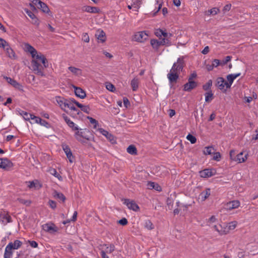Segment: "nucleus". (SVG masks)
<instances>
[{"mask_svg": "<svg viewBox=\"0 0 258 258\" xmlns=\"http://www.w3.org/2000/svg\"><path fill=\"white\" fill-rule=\"evenodd\" d=\"M0 168L5 170H10L14 166V164L7 158H0Z\"/></svg>", "mask_w": 258, "mask_h": 258, "instance_id": "0eeeda50", "label": "nucleus"}, {"mask_svg": "<svg viewBox=\"0 0 258 258\" xmlns=\"http://www.w3.org/2000/svg\"><path fill=\"white\" fill-rule=\"evenodd\" d=\"M219 12V9L217 8H213L212 9L208 10L207 15H215L217 14Z\"/></svg>", "mask_w": 258, "mask_h": 258, "instance_id": "8fccbe9b", "label": "nucleus"}, {"mask_svg": "<svg viewBox=\"0 0 258 258\" xmlns=\"http://www.w3.org/2000/svg\"><path fill=\"white\" fill-rule=\"evenodd\" d=\"M212 86V80H209L204 85H203V89L206 91H209V90H211V88Z\"/></svg>", "mask_w": 258, "mask_h": 258, "instance_id": "a19ab883", "label": "nucleus"}, {"mask_svg": "<svg viewBox=\"0 0 258 258\" xmlns=\"http://www.w3.org/2000/svg\"><path fill=\"white\" fill-rule=\"evenodd\" d=\"M123 201V204L126 205L128 209L134 211H138L139 210V207L135 201L126 199H124Z\"/></svg>", "mask_w": 258, "mask_h": 258, "instance_id": "9d476101", "label": "nucleus"}, {"mask_svg": "<svg viewBox=\"0 0 258 258\" xmlns=\"http://www.w3.org/2000/svg\"><path fill=\"white\" fill-rule=\"evenodd\" d=\"M240 206V203L238 201L234 200L229 203H227L226 204V208L228 210H232L234 209L237 208Z\"/></svg>", "mask_w": 258, "mask_h": 258, "instance_id": "4be33fe9", "label": "nucleus"}, {"mask_svg": "<svg viewBox=\"0 0 258 258\" xmlns=\"http://www.w3.org/2000/svg\"><path fill=\"white\" fill-rule=\"evenodd\" d=\"M214 152V149L211 146L207 147L205 148V150L204 151V153L205 155H211Z\"/></svg>", "mask_w": 258, "mask_h": 258, "instance_id": "09e8293b", "label": "nucleus"}, {"mask_svg": "<svg viewBox=\"0 0 258 258\" xmlns=\"http://www.w3.org/2000/svg\"><path fill=\"white\" fill-rule=\"evenodd\" d=\"M10 45L5 39L0 37V47L3 48L4 49Z\"/></svg>", "mask_w": 258, "mask_h": 258, "instance_id": "603ef678", "label": "nucleus"}, {"mask_svg": "<svg viewBox=\"0 0 258 258\" xmlns=\"http://www.w3.org/2000/svg\"><path fill=\"white\" fill-rule=\"evenodd\" d=\"M150 44L154 49L157 51L160 46L159 41L157 39H152L150 40Z\"/></svg>", "mask_w": 258, "mask_h": 258, "instance_id": "7c9ffc66", "label": "nucleus"}, {"mask_svg": "<svg viewBox=\"0 0 258 258\" xmlns=\"http://www.w3.org/2000/svg\"><path fill=\"white\" fill-rule=\"evenodd\" d=\"M43 228L44 230L48 232H55L57 231V228L54 226V224H52V226L49 225L48 224L46 223L43 225Z\"/></svg>", "mask_w": 258, "mask_h": 258, "instance_id": "b1692460", "label": "nucleus"}, {"mask_svg": "<svg viewBox=\"0 0 258 258\" xmlns=\"http://www.w3.org/2000/svg\"><path fill=\"white\" fill-rule=\"evenodd\" d=\"M32 120H34L35 123H39L40 125L46 127V128H49L50 125V124L45 120L41 119L40 117L33 116V118H32Z\"/></svg>", "mask_w": 258, "mask_h": 258, "instance_id": "f3484780", "label": "nucleus"}, {"mask_svg": "<svg viewBox=\"0 0 258 258\" xmlns=\"http://www.w3.org/2000/svg\"><path fill=\"white\" fill-rule=\"evenodd\" d=\"M98 130L100 133L105 136L112 143L115 142L114 136L111 133H109L108 131L102 128H99L98 129Z\"/></svg>", "mask_w": 258, "mask_h": 258, "instance_id": "4468645a", "label": "nucleus"}, {"mask_svg": "<svg viewBox=\"0 0 258 258\" xmlns=\"http://www.w3.org/2000/svg\"><path fill=\"white\" fill-rule=\"evenodd\" d=\"M48 204L49 207L53 210L56 208V203L54 201L49 200Z\"/></svg>", "mask_w": 258, "mask_h": 258, "instance_id": "6e6d98bb", "label": "nucleus"}, {"mask_svg": "<svg viewBox=\"0 0 258 258\" xmlns=\"http://www.w3.org/2000/svg\"><path fill=\"white\" fill-rule=\"evenodd\" d=\"M87 118L89 120L90 122L93 125V128L97 130V127L99 126L98 121L92 117L88 116Z\"/></svg>", "mask_w": 258, "mask_h": 258, "instance_id": "ea45409f", "label": "nucleus"}, {"mask_svg": "<svg viewBox=\"0 0 258 258\" xmlns=\"http://www.w3.org/2000/svg\"><path fill=\"white\" fill-rule=\"evenodd\" d=\"M82 40L85 42H89L90 41V38L88 34L87 33H85L83 34L82 35Z\"/></svg>", "mask_w": 258, "mask_h": 258, "instance_id": "13d9d810", "label": "nucleus"}, {"mask_svg": "<svg viewBox=\"0 0 258 258\" xmlns=\"http://www.w3.org/2000/svg\"><path fill=\"white\" fill-rule=\"evenodd\" d=\"M83 11L91 13H98L99 9L97 7L91 6H85L83 8Z\"/></svg>", "mask_w": 258, "mask_h": 258, "instance_id": "a878e982", "label": "nucleus"}, {"mask_svg": "<svg viewBox=\"0 0 258 258\" xmlns=\"http://www.w3.org/2000/svg\"><path fill=\"white\" fill-rule=\"evenodd\" d=\"M53 197L56 199L61 200L63 203L65 202L66 200L64 195L62 193L56 191H55L54 192Z\"/></svg>", "mask_w": 258, "mask_h": 258, "instance_id": "72a5a7b5", "label": "nucleus"}, {"mask_svg": "<svg viewBox=\"0 0 258 258\" xmlns=\"http://www.w3.org/2000/svg\"><path fill=\"white\" fill-rule=\"evenodd\" d=\"M160 46L165 45L167 46H170L171 45V43L170 40L168 38H164L162 39L161 41H159Z\"/></svg>", "mask_w": 258, "mask_h": 258, "instance_id": "37998d69", "label": "nucleus"}, {"mask_svg": "<svg viewBox=\"0 0 258 258\" xmlns=\"http://www.w3.org/2000/svg\"><path fill=\"white\" fill-rule=\"evenodd\" d=\"M39 5L38 8L42 10V11L45 13H48L49 12V9L46 4L41 2H39Z\"/></svg>", "mask_w": 258, "mask_h": 258, "instance_id": "2f4dec72", "label": "nucleus"}, {"mask_svg": "<svg viewBox=\"0 0 258 258\" xmlns=\"http://www.w3.org/2000/svg\"><path fill=\"white\" fill-rule=\"evenodd\" d=\"M104 246L106 248V252L111 253L115 250V246L113 244H110L109 245L107 244H104Z\"/></svg>", "mask_w": 258, "mask_h": 258, "instance_id": "49530a36", "label": "nucleus"}, {"mask_svg": "<svg viewBox=\"0 0 258 258\" xmlns=\"http://www.w3.org/2000/svg\"><path fill=\"white\" fill-rule=\"evenodd\" d=\"M106 88L108 90L111 92H114L115 89L114 86L110 83L106 84Z\"/></svg>", "mask_w": 258, "mask_h": 258, "instance_id": "5fc2aeb1", "label": "nucleus"}, {"mask_svg": "<svg viewBox=\"0 0 258 258\" xmlns=\"http://www.w3.org/2000/svg\"><path fill=\"white\" fill-rule=\"evenodd\" d=\"M123 101L124 105L126 108L128 107V106L130 105V102L126 97H124L123 98Z\"/></svg>", "mask_w": 258, "mask_h": 258, "instance_id": "338daca9", "label": "nucleus"}, {"mask_svg": "<svg viewBox=\"0 0 258 258\" xmlns=\"http://www.w3.org/2000/svg\"><path fill=\"white\" fill-rule=\"evenodd\" d=\"M3 77L5 80H6L7 81V82L9 84L12 85L16 89H17L22 92H24L23 85L22 84H21L20 83H19V82H18L17 81H16L15 80H14L10 77H9L6 76H3Z\"/></svg>", "mask_w": 258, "mask_h": 258, "instance_id": "39448f33", "label": "nucleus"}, {"mask_svg": "<svg viewBox=\"0 0 258 258\" xmlns=\"http://www.w3.org/2000/svg\"><path fill=\"white\" fill-rule=\"evenodd\" d=\"M0 218L5 225L12 222V218L7 212L4 211L3 213H1L0 214Z\"/></svg>", "mask_w": 258, "mask_h": 258, "instance_id": "2eb2a0df", "label": "nucleus"}, {"mask_svg": "<svg viewBox=\"0 0 258 258\" xmlns=\"http://www.w3.org/2000/svg\"><path fill=\"white\" fill-rule=\"evenodd\" d=\"M28 243H29L30 245L33 248H36L38 246V243L35 241L28 240Z\"/></svg>", "mask_w": 258, "mask_h": 258, "instance_id": "0e129e2a", "label": "nucleus"}, {"mask_svg": "<svg viewBox=\"0 0 258 258\" xmlns=\"http://www.w3.org/2000/svg\"><path fill=\"white\" fill-rule=\"evenodd\" d=\"M148 34L146 31L136 32L134 36L133 40L139 42H143L148 38Z\"/></svg>", "mask_w": 258, "mask_h": 258, "instance_id": "423d86ee", "label": "nucleus"}, {"mask_svg": "<svg viewBox=\"0 0 258 258\" xmlns=\"http://www.w3.org/2000/svg\"><path fill=\"white\" fill-rule=\"evenodd\" d=\"M73 87L75 89V93L77 97L81 99H83L86 97V94L84 90L81 88L75 86H74Z\"/></svg>", "mask_w": 258, "mask_h": 258, "instance_id": "aec40b11", "label": "nucleus"}, {"mask_svg": "<svg viewBox=\"0 0 258 258\" xmlns=\"http://www.w3.org/2000/svg\"><path fill=\"white\" fill-rule=\"evenodd\" d=\"M214 228L220 235L226 234L228 233V230L226 228H225V230H222V225L219 224V225H215Z\"/></svg>", "mask_w": 258, "mask_h": 258, "instance_id": "c85d7f7f", "label": "nucleus"}, {"mask_svg": "<svg viewBox=\"0 0 258 258\" xmlns=\"http://www.w3.org/2000/svg\"><path fill=\"white\" fill-rule=\"evenodd\" d=\"M221 62H220V60L217 59H214L212 61V64L213 66H214L215 68H216L218 67L219 65H220Z\"/></svg>", "mask_w": 258, "mask_h": 258, "instance_id": "052dcab7", "label": "nucleus"}, {"mask_svg": "<svg viewBox=\"0 0 258 258\" xmlns=\"http://www.w3.org/2000/svg\"><path fill=\"white\" fill-rule=\"evenodd\" d=\"M148 188L150 189H154L157 191H160L162 190L161 187L157 183L150 181L148 183Z\"/></svg>", "mask_w": 258, "mask_h": 258, "instance_id": "bb28decb", "label": "nucleus"}, {"mask_svg": "<svg viewBox=\"0 0 258 258\" xmlns=\"http://www.w3.org/2000/svg\"><path fill=\"white\" fill-rule=\"evenodd\" d=\"M95 36L97 39L102 43L105 42L106 40L105 33L102 30H98L95 34Z\"/></svg>", "mask_w": 258, "mask_h": 258, "instance_id": "6ab92c4d", "label": "nucleus"}, {"mask_svg": "<svg viewBox=\"0 0 258 258\" xmlns=\"http://www.w3.org/2000/svg\"><path fill=\"white\" fill-rule=\"evenodd\" d=\"M216 86L221 90L226 91V81L222 77H218L216 80Z\"/></svg>", "mask_w": 258, "mask_h": 258, "instance_id": "f8f14e48", "label": "nucleus"}, {"mask_svg": "<svg viewBox=\"0 0 258 258\" xmlns=\"http://www.w3.org/2000/svg\"><path fill=\"white\" fill-rule=\"evenodd\" d=\"M4 50L6 51L8 56L13 59L17 58V56L13 49L11 47L10 45H9L8 47L5 48Z\"/></svg>", "mask_w": 258, "mask_h": 258, "instance_id": "412c9836", "label": "nucleus"}, {"mask_svg": "<svg viewBox=\"0 0 258 258\" xmlns=\"http://www.w3.org/2000/svg\"><path fill=\"white\" fill-rule=\"evenodd\" d=\"M68 69L73 74L76 76H80L82 75V70L79 68H77L74 67H69Z\"/></svg>", "mask_w": 258, "mask_h": 258, "instance_id": "473e14b6", "label": "nucleus"}, {"mask_svg": "<svg viewBox=\"0 0 258 258\" xmlns=\"http://www.w3.org/2000/svg\"><path fill=\"white\" fill-rule=\"evenodd\" d=\"M247 159V154L243 156V152L238 154L236 157L232 158V160L237 161L238 163H243Z\"/></svg>", "mask_w": 258, "mask_h": 258, "instance_id": "5701e85b", "label": "nucleus"}, {"mask_svg": "<svg viewBox=\"0 0 258 258\" xmlns=\"http://www.w3.org/2000/svg\"><path fill=\"white\" fill-rule=\"evenodd\" d=\"M75 138L83 145L88 147H92V144L89 141H94V137L92 133L87 128H81L74 133Z\"/></svg>", "mask_w": 258, "mask_h": 258, "instance_id": "7ed1b4c3", "label": "nucleus"}, {"mask_svg": "<svg viewBox=\"0 0 258 258\" xmlns=\"http://www.w3.org/2000/svg\"><path fill=\"white\" fill-rule=\"evenodd\" d=\"M186 139L187 140L190 141L191 144H195L197 141L196 138L189 134L186 136Z\"/></svg>", "mask_w": 258, "mask_h": 258, "instance_id": "864d4df0", "label": "nucleus"}, {"mask_svg": "<svg viewBox=\"0 0 258 258\" xmlns=\"http://www.w3.org/2000/svg\"><path fill=\"white\" fill-rule=\"evenodd\" d=\"M205 101L207 102H209L212 100L213 99V93L212 90H209L205 93Z\"/></svg>", "mask_w": 258, "mask_h": 258, "instance_id": "f704fd0d", "label": "nucleus"}, {"mask_svg": "<svg viewBox=\"0 0 258 258\" xmlns=\"http://www.w3.org/2000/svg\"><path fill=\"white\" fill-rule=\"evenodd\" d=\"M231 8V5L230 4L226 5L223 9V12L224 13H225L226 12L229 11Z\"/></svg>", "mask_w": 258, "mask_h": 258, "instance_id": "e2e57ef3", "label": "nucleus"}, {"mask_svg": "<svg viewBox=\"0 0 258 258\" xmlns=\"http://www.w3.org/2000/svg\"><path fill=\"white\" fill-rule=\"evenodd\" d=\"M184 56H181L177 58L176 62H175L170 71L167 74V78L170 83H176L179 78L180 72H182L184 66Z\"/></svg>", "mask_w": 258, "mask_h": 258, "instance_id": "f03ea898", "label": "nucleus"}, {"mask_svg": "<svg viewBox=\"0 0 258 258\" xmlns=\"http://www.w3.org/2000/svg\"><path fill=\"white\" fill-rule=\"evenodd\" d=\"M141 0H132V4L131 5H128L127 8L128 9H131L132 7L138 9V4L141 3Z\"/></svg>", "mask_w": 258, "mask_h": 258, "instance_id": "c03bdc74", "label": "nucleus"}, {"mask_svg": "<svg viewBox=\"0 0 258 258\" xmlns=\"http://www.w3.org/2000/svg\"><path fill=\"white\" fill-rule=\"evenodd\" d=\"M26 183L28 184L27 186L29 189H39L42 187V184L37 179L26 181Z\"/></svg>", "mask_w": 258, "mask_h": 258, "instance_id": "9b49d317", "label": "nucleus"}, {"mask_svg": "<svg viewBox=\"0 0 258 258\" xmlns=\"http://www.w3.org/2000/svg\"><path fill=\"white\" fill-rule=\"evenodd\" d=\"M19 113L21 115H22L24 119L26 120H29L30 119H32V118H33V116H34V115L30 114L24 110H20Z\"/></svg>", "mask_w": 258, "mask_h": 258, "instance_id": "c756f323", "label": "nucleus"}, {"mask_svg": "<svg viewBox=\"0 0 258 258\" xmlns=\"http://www.w3.org/2000/svg\"><path fill=\"white\" fill-rule=\"evenodd\" d=\"M50 173L58 178L60 181H61L62 180V177L57 172L56 170L54 168H51L49 170Z\"/></svg>", "mask_w": 258, "mask_h": 258, "instance_id": "58836bf2", "label": "nucleus"}, {"mask_svg": "<svg viewBox=\"0 0 258 258\" xmlns=\"http://www.w3.org/2000/svg\"><path fill=\"white\" fill-rule=\"evenodd\" d=\"M126 150L127 153L131 155H136L137 154V148L134 145H130Z\"/></svg>", "mask_w": 258, "mask_h": 258, "instance_id": "4c0bfd02", "label": "nucleus"}, {"mask_svg": "<svg viewBox=\"0 0 258 258\" xmlns=\"http://www.w3.org/2000/svg\"><path fill=\"white\" fill-rule=\"evenodd\" d=\"M231 59V56H227L225 57V59L222 60L221 62V65H225L226 64L228 61H229Z\"/></svg>", "mask_w": 258, "mask_h": 258, "instance_id": "680f3d73", "label": "nucleus"}, {"mask_svg": "<svg viewBox=\"0 0 258 258\" xmlns=\"http://www.w3.org/2000/svg\"><path fill=\"white\" fill-rule=\"evenodd\" d=\"M144 227L148 230H152L154 228V225L150 220L145 221Z\"/></svg>", "mask_w": 258, "mask_h": 258, "instance_id": "79ce46f5", "label": "nucleus"}, {"mask_svg": "<svg viewBox=\"0 0 258 258\" xmlns=\"http://www.w3.org/2000/svg\"><path fill=\"white\" fill-rule=\"evenodd\" d=\"M211 195V189L210 188H207L202 191L199 196V199L202 202L205 201Z\"/></svg>", "mask_w": 258, "mask_h": 258, "instance_id": "a211bd4d", "label": "nucleus"}, {"mask_svg": "<svg viewBox=\"0 0 258 258\" xmlns=\"http://www.w3.org/2000/svg\"><path fill=\"white\" fill-rule=\"evenodd\" d=\"M200 176L203 178L210 177L214 175L211 169H205L200 171Z\"/></svg>", "mask_w": 258, "mask_h": 258, "instance_id": "393cba45", "label": "nucleus"}, {"mask_svg": "<svg viewBox=\"0 0 258 258\" xmlns=\"http://www.w3.org/2000/svg\"><path fill=\"white\" fill-rule=\"evenodd\" d=\"M245 251L242 249H240V251H238L237 253V256L239 258H243L245 256Z\"/></svg>", "mask_w": 258, "mask_h": 258, "instance_id": "69168bd1", "label": "nucleus"}, {"mask_svg": "<svg viewBox=\"0 0 258 258\" xmlns=\"http://www.w3.org/2000/svg\"><path fill=\"white\" fill-rule=\"evenodd\" d=\"M62 117H63L64 120L68 124V125L70 127L73 132L75 133L77 132L78 130H79L80 127L79 126L75 123L73 121L71 120V119L66 115V114H62Z\"/></svg>", "mask_w": 258, "mask_h": 258, "instance_id": "6e6552de", "label": "nucleus"}, {"mask_svg": "<svg viewBox=\"0 0 258 258\" xmlns=\"http://www.w3.org/2000/svg\"><path fill=\"white\" fill-rule=\"evenodd\" d=\"M226 78L228 81L226 82V89H228L230 88L235 79L231 74L227 75Z\"/></svg>", "mask_w": 258, "mask_h": 258, "instance_id": "e433bc0d", "label": "nucleus"}, {"mask_svg": "<svg viewBox=\"0 0 258 258\" xmlns=\"http://www.w3.org/2000/svg\"><path fill=\"white\" fill-rule=\"evenodd\" d=\"M131 87L134 91H136L137 90L139 87V81L137 78H134L131 83Z\"/></svg>", "mask_w": 258, "mask_h": 258, "instance_id": "c9c22d12", "label": "nucleus"}, {"mask_svg": "<svg viewBox=\"0 0 258 258\" xmlns=\"http://www.w3.org/2000/svg\"><path fill=\"white\" fill-rule=\"evenodd\" d=\"M127 222V220L125 218H122L118 221V223L122 226L126 225Z\"/></svg>", "mask_w": 258, "mask_h": 258, "instance_id": "bf43d9fd", "label": "nucleus"}, {"mask_svg": "<svg viewBox=\"0 0 258 258\" xmlns=\"http://www.w3.org/2000/svg\"><path fill=\"white\" fill-rule=\"evenodd\" d=\"M197 83L194 81L188 80V82L183 85V90L185 91L189 92L197 87Z\"/></svg>", "mask_w": 258, "mask_h": 258, "instance_id": "ddd939ff", "label": "nucleus"}, {"mask_svg": "<svg viewBox=\"0 0 258 258\" xmlns=\"http://www.w3.org/2000/svg\"><path fill=\"white\" fill-rule=\"evenodd\" d=\"M221 159V155L219 152H217L215 154L213 159L216 161H219Z\"/></svg>", "mask_w": 258, "mask_h": 258, "instance_id": "774afa93", "label": "nucleus"}, {"mask_svg": "<svg viewBox=\"0 0 258 258\" xmlns=\"http://www.w3.org/2000/svg\"><path fill=\"white\" fill-rule=\"evenodd\" d=\"M75 104L79 107L82 111L87 114H89L90 108L88 105H84L79 102H75Z\"/></svg>", "mask_w": 258, "mask_h": 258, "instance_id": "cd10ccee", "label": "nucleus"}, {"mask_svg": "<svg viewBox=\"0 0 258 258\" xmlns=\"http://www.w3.org/2000/svg\"><path fill=\"white\" fill-rule=\"evenodd\" d=\"M24 47L25 50L29 52L32 57L31 63L33 71L38 76H44V68L48 67V62L46 57L41 53H38L34 47L28 43L24 44Z\"/></svg>", "mask_w": 258, "mask_h": 258, "instance_id": "f257e3e1", "label": "nucleus"}, {"mask_svg": "<svg viewBox=\"0 0 258 258\" xmlns=\"http://www.w3.org/2000/svg\"><path fill=\"white\" fill-rule=\"evenodd\" d=\"M70 103V101L66 99L65 101H64L62 106L61 107V108L62 110H65L67 108H68Z\"/></svg>", "mask_w": 258, "mask_h": 258, "instance_id": "4d7b16f0", "label": "nucleus"}, {"mask_svg": "<svg viewBox=\"0 0 258 258\" xmlns=\"http://www.w3.org/2000/svg\"><path fill=\"white\" fill-rule=\"evenodd\" d=\"M22 245V242L19 240H15L14 242H10L6 246L5 253H4V258H11L13 252L12 251V249H18Z\"/></svg>", "mask_w": 258, "mask_h": 258, "instance_id": "20e7f679", "label": "nucleus"}, {"mask_svg": "<svg viewBox=\"0 0 258 258\" xmlns=\"http://www.w3.org/2000/svg\"><path fill=\"white\" fill-rule=\"evenodd\" d=\"M62 148L64 152L65 153L70 163H73L74 161V157L73 155L72 151L70 147L66 144L62 145Z\"/></svg>", "mask_w": 258, "mask_h": 258, "instance_id": "1a4fd4ad", "label": "nucleus"}, {"mask_svg": "<svg viewBox=\"0 0 258 258\" xmlns=\"http://www.w3.org/2000/svg\"><path fill=\"white\" fill-rule=\"evenodd\" d=\"M173 200L172 198L168 197L166 200V204L169 210H171L173 205Z\"/></svg>", "mask_w": 258, "mask_h": 258, "instance_id": "3c124183", "label": "nucleus"}, {"mask_svg": "<svg viewBox=\"0 0 258 258\" xmlns=\"http://www.w3.org/2000/svg\"><path fill=\"white\" fill-rule=\"evenodd\" d=\"M65 100L66 99L64 98L61 96L55 97V101H56L57 103L58 104L60 108L62 106L64 101H65Z\"/></svg>", "mask_w": 258, "mask_h": 258, "instance_id": "a18cd8bd", "label": "nucleus"}, {"mask_svg": "<svg viewBox=\"0 0 258 258\" xmlns=\"http://www.w3.org/2000/svg\"><path fill=\"white\" fill-rule=\"evenodd\" d=\"M25 11L28 16L32 20V23L38 26L39 25L40 21L36 17L35 14L30 10L28 9L25 10Z\"/></svg>", "mask_w": 258, "mask_h": 258, "instance_id": "dca6fc26", "label": "nucleus"}, {"mask_svg": "<svg viewBox=\"0 0 258 258\" xmlns=\"http://www.w3.org/2000/svg\"><path fill=\"white\" fill-rule=\"evenodd\" d=\"M237 222L236 221H232L230 223H229L228 225H227V230H228V232H229V230H233L234 229L237 225Z\"/></svg>", "mask_w": 258, "mask_h": 258, "instance_id": "de8ad7c7", "label": "nucleus"}]
</instances>
